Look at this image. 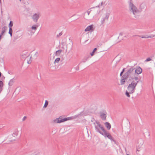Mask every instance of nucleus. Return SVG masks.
<instances>
[{"mask_svg":"<svg viewBox=\"0 0 155 155\" xmlns=\"http://www.w3.org/2000/svg\"><path fill=\"white\" fill-rule=\"evenodd\" d=\"M135 68L134 67H131L128 69L127 72L124 75V78H129L130 80L134 79L137 81L139 79L137 76H135L134 70Z\"/></svg>","mask_w":155,"mask_h":155,"instance_id":"obj_1","label":"nucleus"},{"mask_svg":"<svg viewBox=\"0 0 155 155\" xmlns=\"http://www.w3.org/2000/svg\"><path fill=\"white\" fill-rule=\"evenodd\" d=\"M95 126V130L97 132L99 133L101 135L103 134V133L106 130L104 127L100 124V122L97 121H96L94 123Z\"/></svg>","mask_w":155,"mask_h":155,"instance_id":"obj_2","label":"nucleus"},{"mask_svg":"<svg viewBox=\"0 0 155 155\" xmlns=\"http://www.w3.org/2000/svg\"><path fill=\"white\" fill-rule=\"evenodd\" d=\"M136 81H133L127 87V89L130 94H132L134 92V89L139 82L138 80Z\"/></svg>","mask_w":155,"mask_h":155,"instance_id":"obj_3","label":"nucleus"},{"mask_svg":"<svg viewBox=\"0 0 155 155\" xmlns=\"http://www.w3.org/2000/svg\"><path fill=\"white\" fill-rule=\"evenodd\" d=\"M130 11L135 15H137L139 12V11L136 6L132 3L130 2L129 5Z\"/></svg>","mask_w":155,"mask_h":155,"instance_id":"obj_4","label":"nucleus"},{"mask_svg":"<svg viewBox=\"0 0 155 155\" xmlns=\"http://www.w3.org/2000/svg\"><path fill=\"white\" fill-rule=\"evenodd\" d=\"M71 118V117L64 118V116H62L59 117L58 118L55 119L54 120V122L55 123H60L70 120Z\"/></svg>","mask_w":155,"mask_h":155,"instance_id":"obj_5","label":"nucleus"},{"mask_svg":"<svg viewBox=\"0 0 155 155\" xmlns=\"http://www.w3.org/2000/svg\"><path fill=\"white\" fill-rule=\"evenodd\" d=\"M41 16V13L40 12H38L35 13L32 15V19L33 21L35 22L38 21V19H39Z\"/></svg>","mask_w":155,"mask_h":155,"instance_id":"obj_6","label":"nucleus"},{"mask_svg":"<svg viewBox=\"0 0 155 155\" xmlns=\"http://www.w3.org/2000/svg\"><path fill=\"white\" fill-rule=\"evenodd\" d=\"M102 135H104L105 137H107L111 141H113L115 143L116 141L114 140L113 137L109 133L107 132L106 130L105 131V132H104L103 133V134Z\"/></svg>","mask_w":155,"mask_h":155,"instance_id":"obj_7","label":"nucleus"},{"mask_svg":"<svg viewBox=\"0 0 155 155\" xmlns=\"http://www.w3.org/2000/svg\"><path fill=\"white\" fill-rule=\"evenodd\" d=\"M107 113L106 111H101L100 112V117L101 119L103 120H105L106 119V114Z\"/></svg>","mask_w":155,"mask_h":155,"instance_id":"obj_8","label":"nucleus"},{"mask_svg":"<svg viewBox=\"0 0 155 155\" xmlns=\"http://www.w3.org/2000/svg\"><path fill=\"white\" fill-rule=\"evenodd\" d=\"M135 36H138L139 37H141L142 38H152L154 36H155V35H151L148 36L147 35H133V37H134Z\"/></svg>","mask_w":155,"mask_h":155,"instance_id":"obj_9","label":"nucleus"},{"mask_svg":"<svg viewBox=\"0 0 155 155\" xmlns=\"http://www.w3.org/2000/svg\"><path fill=\"white\" fill-rule=\"evenodd\" d=\"M134 73L135 76L136 74H140L142 72V70L140 67H137L135 70Z\"/></svg>","mask_w":155,"mask_h":155,"instance_id":"obj_10","label":"nucleus"},{"mask_svg":"<svg viewBox=\"0 0 155 155\" xmlns=\"http://www.w3.org/2000/svg\"><path fill=\"white\" fill-rule=\"evenodd\" d=\"M93 27L94 25H92L90 26H88L85 29V31H87L90 30L93 31L94 30V29L93 28Z\"/></svg>","mask_w":155,"mask_h":155,"instance_id":"obj_11","label":"nucleus"},{"mask_svg":"<svg viewBox=\"0 0 155 155\" xmlns=\"http://www.w3.org/2000/svg\"><path fill=\"white\" fill-rule=\"evenodd\" d=\"M109 15V13H107L106 14L105 17L103 18L101 21V23L102 24H103L105 20H107L108 19Z\"/></svg>","mask_w":155,"mask_h":155,"instance_id":"obj_12","label":"nucleus"},{"mask_svg":"<svg viewBox=\"0 0 155 155\" xmlns=\"http://www.w3.org/2000/svg\"><path fill=\"white\" fill-rule=\"evenodd\" d=\"M21 56L23 58H25L27 57V56H28V53L25 51H24L21 54Z\"/></svg>","mask_w":155,"mask_h":155,"instance_id":"obj_13","label":"nucleus"},{"mask_svg":"<svg viewBox=\"0 0 155 155\" xmlns=\"http://www.w3.org/2000/svg\"><path fill=\"white\" fill-rule=\"evenodd\" d=\"M146 8V5L144 3L141 4L140 6V8L142 11L145 10Z\"/></svg>","mask_w":155,"mask_h":155,"instance_id":"obj_14","label":"nucleus"},{"mask_svg":"<svg viewBox=\"0 0 155 155\" xmlns=\"http://www.w3.org/2000/svg\"><path fill=\"white\" fill-rule=\"evenodd\" d=\"M105 125L108 130H110L111 128V125L108 122H106L104 124Z\"/></svg>","mask_w":155,"mask_h":155,"instance_id":"obj_15","label":"nucleus"},{"mask_svg":"<svg viewBox=\"0 0 155 155\" xmlns=\"http://www.w3.org/2000/svg\"><path fill=\"white\" fill-rule=\"evenodd\" d=\"M7 29V27L6 26H4L2 27V32L1 33L2 34H3L5 33V32L6 30Z\"/></svg>","mask_w":155,"mask_h":155,"instance_id":"obj_16","label":"nucleus"},{"mask_svg":"<svg viewBox=\"0 0 155 155\" xmlns=\"http://www.w3.org/2000/svg\"><path fill=\"white\" fill-rule=\"evenodd\" d=\"M107 5V1H103L101 3V5H99L97 7H100V6H103Z\"/></svg>","mask_w":155,"mask_h":155,"instance_id":"obj_17","label":"nucleus"},{"mask_svg":"<svg viewBox=\"0 0 155 155\" xmlns=\"http://www.w3.org/2000/svg\"><path fill=\"white\" fill-rule=\"evenodd\" d=\"M122 79H121L120 81L121 85H123L125 84V80L127 78H124V75L122 76Z\"/></svg>","mask_w":155,"mask_h":155,"instance_id":"obj_18","label":"nucleus"},{"mask_svg":"<svg viewBox=\"0 0 155 155\" xmlns=\"http://www.w3.org/2000/svg\"><path fill=\"white\" fill-rule=\"evenodd\" d=\"M62 48L63 49L62 51H63L66 52L67 51V46L66 45H64L62 47Z\"/></svg>","mask_w":155,"mask_h":155,"instance_id":"obj_19","label":"nucleus"},{"mask_svg":"<svg viewBox=\"0 0 155 155\" xmlns=\"http://www.w3.org/2000/svg\"><path fill=\"white\" fill-rule=\"evenodd\" d=\"M31 57L28 56L26 57V59L27 61V63L28 64H30L31 62Z\"/></svg>","mask_w":155,"mask_h":155,"instance_id":"obj_20","label":"nucleus"},{"mask_svg":"<svg viewBox=\"0 0 155 155\" xmlns=\"http://www.w3.org/2000/svg\"><path fill=\"white\" fill-rule=\"evenodd\" d=\"M62 51V50H59L56 51L55 52V55L57 56H59Z\"/></svg>","mask_w":155,"mask_h":155,"instance_id":"obj_21","label":"nucleus"},{"mask_svg":"<svg viewBox=\"0 0 155 155\" xmlns=\"http://www.w3.org/2000/svg\"><path fill=\"white\" fill-rule=\"evenodd\" d=\"M3 82L2 81H0V93L2 90Z\"/></svg>","mask_w":155,"mask_h":155,"instance_id":"obj_22","label":"nucleus"},{"mask_svg":"<svg viewBox=\"0 0 155 155\" xmlns=\"http://www.w3.org/2000/svg\"><path fill=\"white\" fill-rule=\"evenodd\" d=\"M13 82L14 81L13 79L10 80L8 83V85L9 86H12L13 84Z\"/></svg>","mask_w":155,"mask_h":155,"instance_id":"obj_23","label":"nucleus"},{"mask_svg":"<svg viewBox=\"0 0 155 155\" xmlns=\"http://www.w3.org/2000/svg\"><path fill=\"white\" fill-rule=\"evenodd\" d=\"M8 33L10 35L11 37L12 36V28H9Z\"/></svg>","mask_w":155,"mask_h":155,"instance_id":"obj_24","label":"nucleus"},{"mask_svg":"<svg viewBox=\"0 0 155 155\" xmlns=\"http://www.w3.org/2000/svg\"><path fill=\"white\" fill-rule=\"evenodd\" d=\"M97 49L96 48H95L94 49L92 52L90 53V54L91 56H93L94 55L95 51L97 50Z\"/></svg>","mask_w":155,"mask_h":155,"instance_id":"obj_25","label":"nucleus"},{"mask_svg":"<svg viewBox=\"0 0 155 155\" xmlns=\"http://www.w3.org/2000/svg\"><path fill=\"white\" fill-rule=\"evenodd\" d=\"M48 104V102L47 100H46L45 101V104L44 106L43 107L44 108H45L47 106Z\"/></svg>","mask_w":155,"mask_h":155,"instance_id":"obj_26","label":"nucleus"},{"mask_svg":"<svg viewBox=\"0 0 155 155\" xmlns=\"http://www.w3.org/2000/svg\"><path fill=\"white\" fill-rule=\"evenodd\" d=\"M13 25V23L12 21H11L9 23L8 25V27L9 28H12Z\"/></svg>","mask_w":155,"mask_h":155,"instance_id":"obj_27","label":"nucleus"},{"mask_svg":"<svg viewBox=\"0 0 155 155\" xmlns=\"http://www.w3.org/2000/svg\"><path fill=\"white\" fill-rule=\"evenodd\" d=\"M60 60V58H57L54 61V63H58Z\"/></svg>","mask_w":155,"mask_h":155,"instance_id":"obj_28","label":"nucleus"},{"mask_svg":"<svg viewBox=\"0 0 155 155\" xmlns=\"http://www.w3.org/2000/svg\"><path fill=\"white\" fill-rule=\"evenodd\" d=\"M38 27V25H34L33 26L31 27V29H32L36 30L37 29V27Z\"/></svg>","mask_w":155,"mask_h":155,"instance_id":"obj_29","label":"nucleus"},{"mask_svg":"<svg viewBox=\"0 0 155 155\" xmlns=\"http://www.w3.org/2000/svg\"><path fill=\"white\" fill-rule=\"evenodd\" d=\"M18 133V131L17 130H16L14 131V133H13V134H14L15 135L17 136Z\"/></svg>","mask_w":155,"mask_h":155,"instance_id":"obj_30","label":"nucleus"},{"mask_svg":"<svg viewBox=\"0 0 155 155\" xmlns=\"http://www.w3.org/2000/svg\"><path fill=\"white\" fill-rule=\"evenodd\" d=\"M130 93L129 92V91L128 92L127 91H126V92L125 93L126 95L128 97H130Z\"/></svg>","mask_w":155,"mask_h":155,"instance_id":"obj_31","label":"nucleus"},{"mask_svg":"<svg viewBox=\"0 0 155 155\" xmlns=\"http://www.w3.org/2000/svg\"><path fill=\"white\" fill-rule=\"evenodd\" d=\"M111 6V5L110 4H109V3H108V5H107V8L108 9L110 10Z\"/></svg>","mask_w":155,"mask_h":155,"instance_id":"obj_32","label":"nucleus"},{"mask_svg":"<svg viewBox=\"0 0 155 155\" xmlns=\"http://www.w3.org/2000/svg\"><path fill=\"white\" fill-rule=\"evenodd\" d=\"M62 35V32H60V33H59V34L58 35H57V38H58L59 37H60V36H61Z\"/></svg>","mask_w":155,"mask_h":155,"instance_id":"obj_33","label":"nucleus"},{"mask_svg":"<svg viewBox=\"0 0 155 155\" xmlns=\"http://www.w3.org/2000/svg\"><path fill=\"white\" fill-rule=\"evenodd\" d=\"M38 56V53L37 52H36L35 54L33 56L34 57V58H37V57Z\"/></svg>","mask_w":155,"mask_h":155,"instance_id":"obj_34","label":"nucleus"},{"mask_svg":"<svg viewBox=\"0 0 155 155\" xmlns=\"http://www.w3.org/2000/svg\"><path fill=\"white\" fill-rule=\"evenodd\" d=\"M151 60V59L150 58H147L145 61V62H147L148 61H150Z\"/></svg>","mask_w":155,"mask_h":155,"instance_id":"obj_35","label":"nucleus"},{"mask_svg":"<svg viewBox=\"0 0 155 155\" xmlns=\"http://www.w3.org/2000/svg\"><path fill=\"white\" fill-rule=\"evenodd\" d=\"M125 69V68H124L123 69L122 71L120 73V76H121L122 75L123 72L124 71Z\"/></svg>","mask_w":155,"mask_h":155,"instance_id":"obj_36","label":"nucleus"},{"mask_svg":"<svg viewBox=\"0 0 155 155\" xmlns=\"http://www.w3.org/2000/svg\"><path fill=\"white\" fill-rule=\"evenodd\" d=\"M92 11V10H90V11H89V10H88L87 11V14H88V15H89V14H90V13Z\"/></svg>","mask_w":155,"mask_h":155,"instance_id":"obj_37","label":"nucleus"},{"mask_svg":"<svg viewBox=\"0 0 155 155\" xmlns=\"http://www.w3.org/2000/svg\"><path fill=\"white\" fill-rule=\"evenodd\" d=\"M88 58H87L83 60L82 62H85L87 59Z\"/></svg>","mask_w":155,"mask_h":155,"instance_id":"obj_38","label":"nucleus"},{"mask_svg":"<svg viewBox=\"0 0 155 155\" xmlns=\"http://www.w3.org/2000/svg\"><path fill=\"white\" fill-rule=\"evenodd\" d=\"M26 116H24V117H23V119H22V121H24V120H25V119H26Z\"/></svg>","mask_w":155,"mask_h":155,"instance_id":"obj_39","label":"nucleus"},{"mask_svg":"<svg viewBox=\"0 0 155 155\" xmlns=\"http://www.w3.org/2000/svg\"><path fill=\"white\" fill-rule=\"evenodd\" d=\"M119 35H120V36H122L123 35V33H120Z\"/></svg>","mask_w":155,"mask_h":155,"instance_id":"obj_40","label":"nucleus"},{"mask_svg":"<svg viewBox=\"0 0 155 155\" xmlns=\"http://www.w3.org/2000/svg\"><path fill=\"white\" fill-rule=\"evenodd\" d=\"M140 151V150L138 149H137V151Z\"/></svg>","mask_w":155,"mask_h":155,"instance_id":"obj_41","label":"nucleus"},{"mask_svg":"<svg viewBox=\"0 0 155 155\" xmlns=\"http://www.w3.org/2000/svg\"><path fill=\"white\" fill-rule=\"evenodd\" d=\"M126 155H130L129 154H127Z\"/></svg>","mask_w":155,"mask_h":155,"instance_id":"obj_42","label":"nucleus"},{"mask_svg":"<svg viewBox=\"0 0 155 155\" xmlns=\"http://www.w3.org/2000/svg\"><path fill=\"white\" fill-rule=\"evenodd\" d=\"M20 2H21V0H19Z\"/></svg>","mask_w":155,"mask_h":155,"instance_id":"obj_43","label":"nucleus"}]
</instances>
